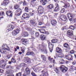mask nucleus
<instances>
[{
	"label": "nucleus",
	"instance_id": "58",
	"mask_svg": "<svg viewBox=\"0 0 76 76\" xmlns=\"http://www.w3.org/2000/svg\"><path fill=\"white\" fill-rule=\"evenodd\" d=\"M26 55L27 56H30V52H28L26 53Z\"/></svg>",
	"mask_w": 76,
	"mask_h": 76
},
{
	"label": "nucleus",
	"instance_id": "44",
	"mask_svg": "<svg viewBox=\"0 0 76 76\" xmlns=\"http://www.w3.org/2000/svg\"><path fill=\"white\" fill-rule=\"evenodd\" d=\"M65 58H66V59H67V60H68V59L69 57H70V56H69V55H65Z\"/></svg>",
	"mask_w": 76,
	"mask_h": 76
},
{
	"label": "nucleus",
	"instance_id": "47",
	"mask_svg": "<svg viewBox=\"0 0 76 76\" xmlns=\"http://www.w3.org/2000/svg\"><path fill=\"white\" fill-rule=\"evenodd\" d=\"M60 61L61 62V63L63 64L64 62V61L62 59H60Z\"/></svg>",
	"mask_w": 76,
	"mask_h": 76
},
{
	"label": "nucleus",
	"instance_id": "64",
	"mask_svg": "<svg viewBox=\"0 0 76 76\" xmlns=\"http://www.w3.org/2000/svg\"><path fill=\"white\" fill-rule=\"evenodd\" d=\"M14 69V66H11L10 67V69Z\"/></svg>",
	"mask_w": 76,
	"mask_h": 76
},
{
	"label": "nucleus",
	"instance_id": "5",
	"mask_svg": "<svg viewBox=\"0 0 76 76\" xmlns=\"http://www.w3.org/2000/svg\"><path fill=\"white\" fill-rule=\"evenodd\" d=\"M42 45H39V50H40V51H41L42 52H43L44 51L45 53H46V54H47V50L45 48H42Z\"/></svg>",
	"mask_w": 76,
	"mask_h": 76
},
{
	"label": "nucleus",
	"instance_id": "11",
	"mask_svg": "<svg viewBox=\"0 0 76 76\" xmlns=\"http://www.w3.org/2000/svg\"><path fill=\"white\" fill-rule=\"evenodd\" d=\"M53 47H54V45L51 44V43H49V48L50 50V52H52V50H52L53 48Z\"/></svg>",
	"mask_w": 76,
	"mask_h": 76
},
{
	"label": "nucleus",
	"instance_id": "42",
	"mask_svg": "<svg viewBox=\"0 0 76 76\" xmlns=\"http://www.w3.org/2000/svg\"><path fill=\"white\" fill-rule=\"evenodd\" d=\"M11 61L12 63H16V60L13 58H12L11 60Z\"/></svg>",
	"mask_w": 76,
	"mask_h": 76
},
{
	"label": "nucleus",
	"instance_id": "14",
	"mask_svg": "<svg viewBox=\"0 0 76 76\" xmlns=\"http://www.w3.org/2000/svg\"><path fill=\"white\" fill-rule=\"evenodd\" d=\"M7 1H6V0H4L3 2L2 3L1 5L2 6H6V5H7L8 4V3H7Z\"/></svg>",
	"mask_w": 76,
	"mask_h": 76
},
{
	"label": "nucleus",
	"instance_id": "33",
	"mask_svg": "<svg viewBox=\"0 0 76 76\" xmlns=\"http://www.w3.org/2000/svg\"><path fill=\"white\" fill-rule=\"evenodd\" d=\"M64 47H65V48H68V47H69V45L67 43H65L64 44Z\"/></svg>",
	"mask_w": 76,
	"mask_h": 76
},
{
	"label": "nucleus",
	"instance_id": "36",
	"mask_svg": "<svg viewBox=\"0 0 76 76\" xmlns=\"http://www.w3.org/2000/svg\"><path fill=\"white\" fill-rule=\"evenodd\" d=\"M35 36L36 37V38L39 37V33H38V32H36Z\"/></svg>",
	"mask_w": 76,
	"mask_h": 76
},
{
	"label": "nucleus",
	"instance_id": "39",
	"mask_svg": "<svg viewBox=\"0 0 76 76\" xmlns=\"http://www.w3.org/2000/svg\"><path fill=\"white\" fill-rule=\"evenodd\" d=\"M22 72H19L18 73L16 74L15 76H21Z\"/></svg>",
	"mask_w": 76,
	"mask_h": 76
},
{
	"label": "nucleus",
	"instance_id": "41",
	"mask_svg": "<svg viewBox=\"0 0 76 76\" xmlns=\"http://www.w3.org/2000/svg\"><path fill=\"white\" fill-rule=\"evenodd\" d=\"M61 12L62 13L65 12V10L64 9V8H62L61 10Z\"/></svg>",
	"mask_w": 76,
	"mask_h": 76
},
{
	"label": "nucleus",
	"instance_id": "52",
	"mask_svg": "<svg viewBox=\"0 0 76 76\" xmlns=\"http://www.w3.org/2000/svg\"><path fill=\"white\" fill-rule=\"evenodd\" d=\"M23 6H25V5H26V2L25 1H24L23 2Z\"/></svg>",
	"mask_w": 76,
	"mask_h": 76
},
{
	"label": "nucleus",
	"instance_id": "10",
	"mask_svg": "<svg viewBox=\"0 0 76 76\" xmlns=\"http://www.w3.org/2000/svg\"><path fill=\"white\" fill-rule=\"evenodd\" d=\"M67 34L69 36H72L73 35V32L71 30H68L67 31Z\"/></svg>",
	"mask_w": 76,
	"mask_h": 76
},
{
	"label": "nucleus",
	"instance_id": "20",
	"mask_svg": "<svg viewBox=\"0 0 76 76\" xmlns=\"http://www.w3.org/2000/svg\"><path fill=\"white\" fill-rule=\"evenodd\" d=\"M53 7L54 5L53 4H50L49 5L47 6V7L50 9H53Z\"/></svg>",
	"mask_w": 76,
	"mask_h": 76
},
{
	"label": "nucleus",
	"instance_id": "28",
	"mask_svg": "<svg viewBox=\"0 0 76 76\" xmlns=\"http://www.w3.org/2000/svg\"><path fill=\"white\" fill-rule=\"evenodd\" d=\"M0 52L1 53H5L6 52V50L4 49H1L0 50Z\"/></svg>",
	"mask_w": 76,
	"mask_h": 76
},
{
	"label": "nucleus",
	"instance_id": "48",
	"mask_svg": "<svg viewBox=\"0 0 76 76\" xmlns=\"http://www.w3.org/2000/svg\"><path fill=\"white\" fill-rule=\"evenodd\" d=\"M12 57L11 55H8L7 56V59H9V58H10V57Z\"/></svg>",
	"mask_w": 76,
	"mask_h": 76
},
{
	"label": "nucleus",
	"instance_id": "13",
	"mask_svg": "<svg viewBox=\"0 0 76 76\" xmlns=\"http://www.w3.org/2000/svg\"><path fill=\"white\" fill-rule=\"evenodd\" d=\"M0 64H2V67H3V68H4L5 67V66L6 65H5V64H4V60H1L0 61Z\"/></svg>",
	"mask_w": 76,
	"mask_h": 76
},
{
	"label": "nucleus",
	"instance_id": "51",
	"mask_svg": "<svg viewBox=\"0 0 76 76\" xmlns=\"http://www.w3.org/2000/svg\"><path fill=\"white\" fill-rule=\"evenodd\" d=\"M28 8L27 7H26L25 9V11L27 12H28Z\"/></svg>",
	"mask_w": 76,
	"mask_h": 76
},
{
	"label": "nucleus",
	"instance_id": "53",
	"mask_svg": "<svg viewBox=\"0 0 76 76\" xmlns=\"http://www.w3.org/2000/svg\"><path fill=\"white\" fill-rule=\"evenodd\" d=\"M0 14H1V16H2V15H3L4 14V12H0Z\"/></svg>",
	"mask_w": 76,
	"mask_h": 76
},
{
	"label": "nucleus",
	"instance_id": "61",
	"mask_svg": "<svg viewBox=\"0 0 76 76\" xmlns=\"http://www.w3.org/2000/svg\"><path fill=\"white\" fill-rule=\"evenodd\" d=\"M34 54V52H30V55H31V56H32Z\"/></svg>",
	"mask_w": 76,
	"mask_h": 76
},
{
	"label": "nucleus",
	"instance_id": "50",
	"mask_svg": "<svg viewBox=\"0 0 76 76\" xmlns=\"http://www.w3.org/2000/svg\"><path fill=\"white\" fill-rule=\"evenodd\" d=\"M31 75H32V76H37V75L36 74H35V73H34V72H31Z\"/></svg>",
	"mask_w": 76,
	"mask_h": 76
},
{
	"label": "nucleus",
	"instance_id": "16",
	"mask_svg": "<svg viewBox=\"0 0 76 76\" xmlns=\"http://www.w3.org/2000/svg\"><path fill=\"white\" fill-rule=\"evenodd\" d=\"M51 23L53 26H55L57 24V21L56 20H53L52 21H51Z\"/></svg>",
	"mask_w": 76,
	"mask_h": 76
},
{
	"label": "nucleus",
	"instance_id": "54",
	"mask_svg": "<svg viewBox=\"0 0 76 76\" xmlns=\"http://www.w3.org/2000/svg\"><path fill=\"white\" fill-rule=\"evenodd\" d=\"M26 41H24V42H23L22 44H24V45H25V44H26Z\"/></svg>",
	"mask_w": 76,
	"mask_h": 76
},
{
	"label": "nucleus",
	"instance_id": "15",
	"mask_svg": "<svg viewBox=\"0 0 76 76\" xmlns=\"http://www.w3.org/2000/svg\"><path fill=\"white\" fill-rule=\"evenodd\" d=\"M40 2H43L42 4L43 6H45L47 3V0H41Z\"/></svg>",
	"mask_w": 76,
	"mask_h": 76
},
{
	"label": "nucleus",
	"instance_id": "4",
	"mask_svg": "<svg viewBox=\"0 0 76 76\" xmlns=\"http://www.w3.org/2000/svg\"><path fill=\"white\" fill-rule=\"evenodd\" d=\"M38 12L39 14L43 13V7L42 6H39L38 8Z\"/></svg>",
	"mask_w": 76,
	"mask_h": 76
},
{
	"label": "nucleus",
	"instance_id": "18",
	"mask_svg": "<svg viewBox=\"0 0 76 76\" xmlns=\"http://www.w3.org/2000/svg\"><path fill=\"white\" fill-rule=\"evenodd\" d=\"M14 28V26L10 24L9 25V28L8 29V31H12L13 30V29Z\"/></svg>",
	"mask_w": 76,
	"mask_h": 76
},
{
	"label": "nucleus",
	"instance_id": "25",
	"mask_svg": "<svg viewBox=\"0 0 76 76\" xmlns=\"http://www.w3.org/2000/svg\"><path fill=\"white\" fill-rule=\"evenodd\" d=\"M30 39L31 40V41H33L35 39V38L34 37V36L33 35H32L31 37V38H30Z\"/></svg>",
	"mask_w": 76,
	"mask_h": 76
},
{
	"label": "nucleus",
	"instance_id": "2",
	"mask_svg": "<svg viewBox=\"0 0 76 76\" xmlns=\"http://www.w3.org/2000/svg\"><path fill=\"white\" fill-rule=\"evenodd\" d=\"M60 69L62 71V72L63 73H66L68 70V68L63 65H61V66Z\"/></svg>",
	"mask_w": 76,
	"mask_h": 76
},
{
	"label": "nucleus",
	"instance_id": "7",
	"mask_svg": "<svg viewBox=\"0 0 76 76\" xmlns=\"http://www.w3.org/2000/svg\"><path fill=\"white\" fill-rule=\"evenodd\" d=\"M67 16L70 20L71 21L72 20L73 18H74V15L70 13H69L67 14Z\"/></svg>",
	"mask_w": 76,
	"mask_h": 76
},
{
	"label": "nucleus",
	"instance_id": "23",
	"mask_svg": "<svg viewBox=\"0 0 76 76\" xmlns=\"http://www.w3.org/2000/svg\"><path fill=\"white\" fill-rule=\"evenodd\" d=\"M38 31L39 32H40L41 33H42V34H44L46 32L45 30L44 29H38Z\"/></svg>",
	"mask_w": 76,
	"mask_h": 76
},
{
	"label": "nucleus",
	"instance_id": "27",
	"mask_svg": "<svg viewBox=\"0 0 76 76\" xmlns=\"http://www.w3.org/2000/svg\"><path fill=\"white\" fill-rule=\"evenodd\" d=\"M42 57L43 58V61H46L47 59H46V57H45V56L42 55Z\"/></svg>",
	"mask_w": 76,
	"mask_h": 76
},
{
	"label": "nucleus",
	"instance_id": "6",
	"mask_svg": "<svg viewBox=\"0 0 76 76\" xmlns=\"http://www.w3.org/2000/svg\"><path fill=\"white\" fill-rule=\"evenodd\" d=\"M29 14L26 13H24L22 16V19H26L27 20V19H29Z\"/></svg>",
	"mask_w": 76,
	"mask_h": 76
},
{
	"label": "nucleus",
	"instance_id": "35",
	"mask_svg": "<svg viewBox=\"0 0 76 76\" xmlns=\"http://www.w3.org/2000/svg\"><path fill=\"white\" fill-rule=\"evenodd\" d=\"M42 19H48V17L47 16H42Z\"/></svg>",
	"mask_w": 76,
	"mask_h": 76
},
{
	"label": "nucleus",
	"instance_id": "46",
	"mask_svg": "<svg viewBox=\"0 0 76 76\" xmlns=\"http://www.w3.org/2000/svg\"><path fill=\"white\" fill-rule=\"evenodd\" d=\"M25 48H24L21 49V51L23 53H25Z\"/></svg>",
	"mask_w": 76,
	"mask_h": 76
},
{
	"label": "nucleus",
	"instance_id": "26",
	"mask_svg": "<svg viewBox=\"0 0 76 76\" xmlns=\"http://www.w3.org/2000/svg\"><path fill=\"white\" fill-rule=\"evenodd\" d=\"M58 40L57 39H54L51 40L52 43H56V42H57Z\"/></svg>",
	"mask_w": 76,
	"mask_h": 76
},
{
	"label": "nucleus",
	"instance_id": "59",
	"mask_svg": "<svg viewBox=\"0 0 76 76\" xmlns=\"http://www.w3.org/2000/svg\"><path fill=\"white\" fill-rule=\"evenodd\" d=\"M10 66H9V65H7V67H6V68L7 69H9V68H10Z\"/></svg>",
	"mask_w": 76,
	"mask_h": 76
},
{
	"label": "nucleus",
	"instance_id": "24",
	"mask_svg": "<svg viewBox=\"0 0 76 76\" xmlns=\"http://www.w3.org/2000/svg\"><path fill=\"white\" fill-rule=\"evenodd\" d=\"M59 10H60V8L57 6L55 7V9L54 10V12H57V11H59Z\"/></svg>",
	"mask_w": 76,
	"mask_h": 76
},
{
	"label": "nucleus",
	"instance_id": "57",
	"mask_svg": "<svg viewBox=\"0 0 76 76\" xmlns=\"http://www.w3.org/2000/svg\"><path fill=\"white\" fill-rule=\"evenodd\" d=\"M75 53V52L74 51V50H72L70 52V53L71 54H74V53Z\"/></svg>",
	"mask_w": 76,
	"mask_h": 76
},
{
	"label": "nucleus",
	"instance_id": "30",
	"mask_svg": "<svg viewBox=\"0 0 76 76\" xmlns=\"http://www.w3.org/2000/svg\"><path fill=\"white\" fill-rule=\"evenodd\" d=\"M23 36L25 37H28L29 35V34L27 32H24L23 34Z\"/></svg>",
	"mask_w": 76,
	"mask_h": 76
},
{
	"label": "nucleus",
	"instance_id": "22",
	"mask_svg": "<svg viewBox=\"0 0 76 76\" xmlns=\"http://www.w3.org/2000/svg\"><path fill=\"white\" fill-rule=\"evenodd\" d=\"M26 73H27V74H30V70L28 67H27L26 69Z\"/></svg>",
	"mask_w": 76,
	"mask_h": 76
},
{
	"label": "nucleus",
	"instance_id": "32",
	"mask_svg": "<svg viewBox=\"0 0 76 76\" xmlns=\"http://www.w3.org/2000/svg\"><path fill=\"white\" fill-rule=\"evenodd\" d=\"M30 23L32 24V25H34V24H35V21L34 20H31L30 21Z\"/></svg>",
	"mask_w": 76,
	"mask_h": 76
},
{
	"label": "nucleus",
	"instance_id": "31",
	"mask_svg": "<svg viewBox=\"0 0 76 76\" xmlns=\"http://www.w3.org/2000/svg\"><path fill=\"white\" fill-rule=\"evenodd\" d=\"M69 29H72V30H74L75 29V27H74V26L73 25H71L69 27Z\"/></svg>",
	"mask_w": 76,
	"mask_h": 76
},
{
	"label": "nucleus",
	"instance_id": "60",
	"mask_svg": "<svg viewBox=\"0 0 76 76\" xmlns=\"http://www.w3.org/2000/svg\"><path fill=\"white\" fill-rule=\"evenodd\" d=\"M6 50H7L8 51H9L10 50V49L9 48V47H7V48L6 49Z\"/></svg>",
	"mask_w": 76,
	"mask_h": 76
},
{
	"label": "nucleus",
	"instance_id": "29",
	"mask_svg": "<svg viewBox=\"0 0 76 76\" xmlns=\"http://www.w3.org/2000/svg\"><path fill=\"white\" fill-rule=\"evenodd\" d=\"M19 7V6L18 4L15 5L14 6V9H18Z\"/></svg>",
	"mask_w": 76,
	"mask_h": 76
},
{
	"label": "nucleus",
	"instance_id": "1",
	"mask_svg": "<svg viewBox=\"0 0 76 76\" xmlns=\"http://www.w3.org/2000/svg\"><path fill=\"white\" fill-rule=\"evenodd\" d=\"M56 51L58 53H59L58 56L59 57H60V58H63V57H64V54H63V53H61V52H62L61 49L58 47L56 48Z\"/></svg>",
	"mask_w": 76,
	"mask_h": 76
},
{
	"label": "nucleus",
	"instance_id": "12",
	"mask_svg": "<svg viewBox=\"0 0 76 76\" xmlns=\"http://www.w3.org/2000/svg\"><path fill=\"white\" fill-rule=\"evenodd\" d=\"M6 14L7 16H10L12 17V12L10 11H8L6 13Z\"/></svg>",
	"mask_w": 76,
	"mask_h": 76
},
{
	"label": "nucleus",
	"instance_id": "3",
	"mask_svg": "<svg viewBox=\"0 0 76 76\" xmlns=\"http://www.w3.org/2000/svg\"><path fill=\"white\" fill-rule=\"evenodd\" d=\"M22 13V10L20 8L18 9L15 12V15L17 16H19Z\"/></svg>",
	"mask_w": 76,
	"mask_h": 76
},
{
	"label": "nucleus",
	"instance_id": "40",
	"mask_svg": "<svg viewBox=\"0 0 76 76\" xmlns=\"http://www.w3.org/2000/svg\"><path fill=\"white\" fill-rule=\"evenodd\" d=\"M69 70L70 71H71V72H73V66H70Z\"/></svg>",
	"mask_w": 76,
	"mask_h": 76
},
{
	"label": "nucleus",
	"instance_id": "56",
	"mask_svg": "<svg viewBox=\"0 0 76 76\" xmlns=\"http://www.w3.org/2000/svg\"><path fill=\"white\" fill-rule=\"evenodd\" d=\"M73 22L74 23H76V18H74L73 19Z\"/></svg>",
	"mask_w": 76,
	"mask_h": 76
},
{
	"label": "nucleus",
	"instance_id": "19",
	"mask_svg": "<svg viewBox=\"0 0 76 76\" xmlns=\"http://www.w3.org/2000/svg\"><path fill=\"white\" fill-rule=\"evenodd\" d=\"M40 38L42 40H44L45 39V36L44 34H42L40 36Z\"/></svg>",
	"mask_w": 76,
	"mask_h": 76
},
{
	"label": "nucleus",
	"instance_id": "9",
	"mask_svg": "<svg viewBox=\"0 0 76 76\" xmlns=\"http://www.w3.org/2000/svg\"><path fill=\"white\" fill-rule=\"evenodd\" d=\"M19 29H17L16 31L14 30L12 32V35L13 36H15V35H16L17 34H19Z\"/></svg>",
	"mask_w": 76,
	"mask_h": 76
},
{
	"label": "nucleus",
	"instance_id": "43",
	"mask_svg": "<svg viewBox=\"0 0 76 76\" xmlns=\"http://www.w3.org/2000/svg\"><path fill=\"white\" fill-rule=\"evenodd\" d=\"M8 46H7V45H2V47H4V48L5 49H6L7 48V47Z\"/></svg>",
	"mask_w": 76,
	"mask_h": 76
},
{
	"label": "nucleus",
	"instance_id": "62",
	"mask_svg": "<svg viewBox=\"0 0 76 76\" xmlns=\"http://www.w3.org/2000/svg\"><path fill=\"white\" fill-rule=\"evenodd\" d=\"M42 25V22H40L39 23V25Z\"/></svg>",
	"mask_w": 76,
	"mask_h": 76
},
{
	"label": "nucleus",
	"instance_id": "49",
	"mask_svg": "<svg viewBox=\"0 0 76 76\" xmlns=\"http://www.w3.org/2000/svg\"><path fill=\"white\" fill-rule=\"evenodd\" d=\"M33 70L35 72H37V70H38V69H37V67H35L34 68H33Z\"/></svg>",
	"mask_w": 76,
	"mask_h": 76
},
{
	"label": "nucleus",
	"instance_id": "38",
	"mask_svg": "<svg viewBox=\"0 0 76 76\" xmlns=\"http://www.w3.org/2000/svg\"><path fill=\"white\" fill-rule=\"evenodd\" d=\"M54 71H55V72L57 73H58V72H59V71L58 70V69H57V68H55L54 69Z\"/></svg>",
	"mask_w": 76,
	"mask_h": 76
},
{
	"label": "nucleus",
	"instance_id": "21",
	"mask_svg": "<svg viewBox=\"0 0 76 76\" xmlns=\"http://www.w3.org/2000/svg\"><path fill=\"white\" fill-rule=\"evenodd\" d=\"M35 1H36V0H31V4L33 7H34L35 5Z\"/></svg>",
	"mask_w": 76,
	"mask_h": 76
},
{
	"label": "nucleus",
	"instance_id": "45",
	"mask_svg": "<svg viewBox=\"0 0 76 76\" xmlns=\"http://www.w3.org/2000/svg\"><path fill=\"white\" fill-rule=\"evenodd\" d=\"M29 74H28V73L26 72L23 74V76H29L28 75H29Z\"/></svg>",
	"mask_w": 76,
	"mask_h": 76
},
{
	"label": "nucleus",
	"instance_id": "8",
	"mask_svg": "<svg viewBox=\"0 0 76 76\" xmlns=\"http://www.w3.org/2000/svg\"><path fill=\"white\" fill-rule=\"evenodd\" d=\"M59 18L63 21H66V20H67L66 17L65 15H61L59 17Z\"/></svg>",
	"mask_w": 76,
	"mask_h": 76
},
{
	"label": "nucleus",
	"instance_id": "63",
	"mask_svg": "<svg viewBox=\"0 0 76 76\" xmlns=\"http://www.w3.org/2000/svg\"><path fill=\"white\" fill-rule=\"evenodd\" d=\"M30 16H33L34 15V13L32 12L30 13Z\"/></svg>",
	"mask_w": 76,
	"mask_h": 76
},
{
	"label": "nucleus",
	"instance_id": "34",
	"mask_svg": "<svg viewBox=\"0 0 76 76\" xmlns=\"http://www.w3.org/2000/svg\"><path fill=\"white\" fill-rule=\"evenodd\" d=\"M69 56H70V57H69L68 58V60H72L73 59L72 56L71 55H69Z\"/></svg>",
	"mask_w": 76,
	"mask_h": 76
},
{
	"label": "nucleus",
	"instance_id": "37",
	"mask_svg": "<svg viewBox=\"0 0 76 76\" xmlns=\"http://www.w3.org/2000/svg\"><path fill=\"white\" fill-rule=\"evenodd\" d=\"M25 63H22V64H20L19 66L20 67H23L24 66H25Z\"/></svg>",
	"mask_w": 76,
	"mask_h": 76
},
{
	"label": "nucleus",
	"instance_id": "17",
	"mask_svg": "<svg viewBox=\"0 0 76 76\" xmlns=\"http://www.w3.org/2000/svg\"><path fill=\"white\" fill-rule=\"evenodd\" d=\"M42 72H44L43 75L42 76H48V72H47V71L45 72V70H44L42 71Z\"/></svg>",
	"mask_w": 76,
	"mask_h": 76
},
{
	"label": "nucleus",
	"instance_id": "55",
	"mask_svg": "<svg viewBox=\"0 0 76 76\" xmlns=\"http://www.w3.org/2000/svg\"><path fill=\"white\" fill-rule=\"evenodd\" d=\"M63 7L65 8H67V7H69V6H67V4H66L65 6H63Z\"/></svg>",
	"mask_w": 76,
	"mask_h": 76
}]
</instances>
